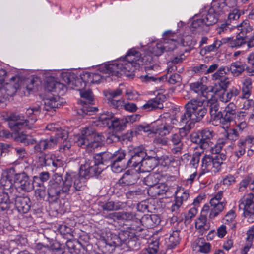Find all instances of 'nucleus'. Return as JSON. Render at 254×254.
<instances>
[{
	"mask_svg": "<svg viewBox=\"0 0 254 254\" xmlns=\"http://www.w3.org/2000/svg\"><path fill=\"white\" fill-rule=\"evenodd\" d=\"M152 56L144 55L141 58V54L134 49L128 51L125 57L120 58L115 62L101 65L99 68L100 72L111 75L119 76V74H126L129 76L139 66L140 64L145 65L146 70L152 69L154 65Z\"/></svg>",
	"mask_w": 254,
	"mask_h": 254,
	"instance_id": "1",
	"label": "nucleus"
},
{
	"mask_svg": "<svg viewBox=\"0 0 254 254\" xmlns=\"http://www.w3.org/2000/svg\"><path fill=\"white\" fill-rule=\"evenodd\" d=\"M87 177L72 171L66 172L64 179L62 176L55 173L49 182L48 195L50 200L56 202L60 197H65L69 194L73 183V188L76 190H81L85 186Z\"/></svg>",
	"mask_w": 254,
	"mask_h": 254,
	"instance_id": "2",
	"label": "nucleus"
},
{
	"mask_svg": "<svg viewBox=\"0 0 254 254\" xmlns=\"http://www.w3.org/2000/svg\"><path fill=\"white\" fill-rule=\"evenodd\" d=\"M205 101L192 99L185 105V112L180 117L179 123L187 124L189 122L194 123L200 122L207 113V108L204 105Z\"/></svg>",
	"mask_w": 254,
	"mask_h": 254,
	"instance_id": "3",
	"label": "nucleus"
},
{
	"mask_svg": "<svg viewBox=\"0 0 254 254\" xmlns=\"http://www.w3.org/2000/svg\"><path fill=\"white\" fill-rule=\"evenodd\" d=\"M40 102L36 105L30 107L26 110L27 119L20 115L11 114L9 117V127L13 131L18 132L24 127L31 129L37 121V116L40 113Z\"/></svg>",
	"mask_w": 254,
	"mask_h": 254,
	"instance_id": "4",
	"label": "nucleus"
},
{
	"mask_svg": "<svg viewBox=\"0 0 254 254\" xmlns=\"http://www.w3.org/2000/svg\"><path fill=\"white\" fill-rule=\"evenodd\" d=\"M102 141V136L97 134L93 127L88 126L82 129L81 134L76 137L75 143L82 148H96Z\"/></svg>",
	"mask_w": 254,
	"mask_h": 254,
	"instance_id": "5",
	"label": "nucleus"
},
{
	"mask_svg": "<svg viewBox=\"0 0 254 254\" xmlns=\"http://www.w3.org/2000/svg\"><path fill=\"white\" fill-rule=\"evenodd\" d=\"M98 122L101 123L103 127H108L116 131L124 130L126 127L127 124L128 123L127 118H115L114 114L110 112L101 114L98 118Z\"/></svg>",
	"mask_w": 254,
	"mask_h": 254,
	"instance_id": "6",
	"label": "nucleus"
},
{
	"mask_svg": "<svg viewBox=\"0 0 254 254\" xmlns=\"http://www.w3.org/2000/svg\"><path fill=\"white\" fill-rule=\"evenodd\" d=\"M226 154H218L211 156L205 155L201 157V168L203 171L218 172L221 169L224 160L226 159Z\"/></svg>",
	"mask_w": 254,
	"mask_h": 254,
	"instance_id": "7",
	"label": "nucleus"
},
{
	"mask_svg": "<svg viewBox=\"0 0 254 254\" xmlns=\"http://www.w3.org/2000/svg\"><path fill=\"white\" fill-rule=\"evenodd\" d=\"M254 195L252 193H249L244 195L239 201V209L243 211L244 216L250 223L254 221Z\"/></svg>",
	"mask_w": 254,
	"mask_h": 254,
	"instance_id": "8",
	"label": "nucleus"
},
{
	"mask_svg": "<svg viewBox=\"0 0 254 254\" xmlns=\"http://www.w3.org/2000/svg\"><path fill=\"white\" fill-rule=\"evenodd\" d=\"M223 195V191L220 190L210 199L209 219H214L224 210L226 206V202L225 201H221Z\"/></svg>",
	"mask_w": 254,
	"mask_h": 254,
	"instance_id": "9",
	"label": "nucleus"
},
{
	"mask_svg": "<svg viewBox=\"0 0 254 254\" xmlns=\"http://www.w3.org/2000/svg\"><path fill=\"white\" fill-rule=\"evenodd\" d=\"M131 157L127 162L128 167L135 169L140 167V165L144 157L147 156V152L143 146L134 148L130 152Z\"/></svg>",
	"mask_w": 254,
	"mask_h": 254,
	"instance_id": "10",
	"label": "nucleus"
},
{
	"mask_svg": "<svg viewBox=\"0 0 254 254\" xmlns=\"http://www.w3.org/2000/svg\"><path fill=\"white\" fill-rule=\"evenodd\" d=\"M189 130L185 127L180 128L178 132L172 134L170 136V141L172 145L174 146L171 149V152L174 154H179L183 148V139L188 134Z\"/></svg>",
	"mask_w": 254,
	"mask_h": 254,
	"instance_id": "11",
	"label": "nucleus"
},
{
	"mask_svg": "<svg viewBox=\"0 0 254 254\" xmlns=\"http://www.w3.org/2000/svg\"><path fill=\"white\" fill-rule=\"evenodd\" d=\"M99 163H97L93 158L89 160L80 167V175L87 178L98 176L102 171L103 169L99 167Z\"/></svg>",
	"mask_w": 254,
	"mask_h": 254,
	"instance_id": "12",
	"label": "nucleus"
},
{
	"mask_svg": "<svg viewBox=\"0 0 254 254\" xmlns=\"http://www.w3.org/2000/svg\"><path fill=\"white\" fill-rule=\"evenodd\" d=\"M14 183L18 185L21 190L25 191H30L34 189V184L29 176L24 172L16 174L14 177Z\"/></svg>",
	"mask_w": 254,
	"mask_h": 254,
	"instance_id": "13",
	"label": "nucleus"
},
{
	"mask_svg": "<svg viewBox=\"0 0 254 254\" xmlns=\"http://www.w3.org/2000/svg\"><path fill=\"white\" fill-rule=\"evenodd\" d=\"M19 80L18 76L12 77L9 82L4 84L3 88L1 89V96L5 99H8L9 97L13 96L19 88V85L18 83Z\"/></svg>",
	"mask_w": 254,
	"mask_h": 254,
	"instance_id": "14",
	"label": "nucleus"
},
{
	"mask_svg": "<svg viewBox=\"0 0 254 254\" xmlns=\"http://www.w3.org/2000/svg\"><path fill=\"white\" fill-rule=\"evenodd\" d=\"M236 5V0H213L210 8L214 10L220 16L228 12V7H234Z\"/></svg>",
	"mask_w": 254,
	"mask_h": 254,
	"instance_id": "15",
	"label": "nucleus"
},
{
	"mask_svg": "<svg viewBox=\"0 0 254 254\" xmlns=\"http://www.w3.org/2000/svg\"><path fill=\"white\" fill-rule=\"evenodd\" d=\"M210 213L209 206L205 205L201 211L200 216L195 222V227L201 235H203L209 230V226L207 222V215Z\"/></svg>",
	"mask_w": 254,
	"mask_h": 254,
	"instance_id": "16",
	"label": "nucleus"
},
{
	"mask_svg": "<svg viewBox=\"0 0 254 254\" xmlns=\"http://www.w3.org/2000/svg\"><path fill=\"white\" fill-rule=\"evenodd\" d=\"M152 156H147L144 157L143 161L140 165V167L137 169L140 172H149L154 169L159 162L158 158H157L156 154L153 152Z\"/></svg>",
	"mask_w": 254,
	"mask_h": 254,
	"instance_id": "17",
	"label": "nucleus"
},
{
	"mask_svg": "<svg viewBox=\"0 0 254 254\" xmlns=\"http://www.w3.org/2000/svg\"><path fill=\"white\" fill-rule=\"evenodd\" d=\"M140 172L132 168L125 173L119 180V183L124 185H131L135 184L140 177Z\"/></svg>",
	"mask_w": 254,
	"mask_h": 254,
	"instance_id": "18",
	"label": "nucleus"
},
{
	"mask_svg": "<svg viewBox=\"0 0 254 254\" xmlns=\"http://www.w3.org/2000/svg\"><path fill=\"white\" fill-rule=\"evenodd\" d=\"M200 14V16L203 18L207 26L216 24L220 17L219 14L216 13L214 10L211 9L210 8H207L205 7L201 9Z\"/></svg>",
	"mask_w": 254,
	"mask_h": 254,
	"instance_id": "19",
	"label": "nucleus"
},
{
	"mask_svg": "<svg viewBox=\"0 0 254 254\" xmlns=\"http://www.w3.org/2000/svg\"><path fill=\"white\" fill-rule=\"evenodd\" d=\"M15 205L17 210L22 213H27L31 207V201L27 196H16Z\"/></svg>",
	"mask_w": 254,
	"mask_h": 254,
	"instance_id": "20",
	"label": "nucleus"
},
{
	"mask_svg": "<svg viewBox=\"0 0 254 254\" xmlns=\"http://www.w3.org/2000/svg\"><path fill=\"white\" fill-rule=\"evenodd\" d=\"M237 106L233 102H230L225 108L222 114V120L226 123H231L236 118Z\"/></svg>",
	"mask_w": 254,
	"mask_h": 254,
	"instance_id": "21",
	"label": "nucleus"
},
{
	"mask_svg": "<svg viewBox=\"0 0 254 254\" xmlns=\"http://www.w3.org/2000/svg\"><path fill=\"white\" fill-rule=\"evenodd\" d=\"M226 70H228V68L221 66L212 75V79L220 80L221 83L218 82V83L220 84L221 88L223 89H226L229 84L228 79L225 77L227 73Z\"/></svg>",
	"mask_w": 254,
	"mask_h": 254,
	"instance_id": "22",
	"label": "nucleus"
},
{
	"mask_svg": "<svg viewBox=\"0 0 254 254\" xmlns=\"http://www.w3.org/2000/svg\"><path fill=\"white\" fill-rule=\"evenodd\" d=\"M165 98L157 96L154 98L148 100L141 108L146 111H150L156 109H162L163 108V102Z\"/></svg>",
	"mask_w": 254,
	"mask_h": 254,
	"instance_id": "23",
	"label": "nucleus"
},
{
	"mask_svg": "<svg viewBox=\"0 0 254 254\" xmlns=\"http://www.w3.org/2000/svg\"><path fill=\"white\" fill-rule=\"evenodd\" d=\"M242 87L241 88L242 94L240 98L242 99H248L252 94V80L249 76H245L242 80Z\"/></svg>",
	"mask_w": 254,
	"mask_h": 254,
	"instance_id": "24",
	"label": "nucleus"
},
{
	"mask_svg": "<svg viewBox=\"0 0 254 254\" xmlns=\"http://www.w3.org/2000/svg\"><path fill=\"white\" fill-rule=\"evenodd\" d=\"M57 144V140L53 138L41 140L34 147L35 152H42L43 150L54 147Z\"/></svg>",
	"mask_w": 254,
	"mask_h": 254,
	"instance_id": "25",
	"label": "nucleus"
},
{
	"mask_svg": "<svg viewBox=\"0 0 254 254\" xmlns=\"http://www.w3.org/2000/svg\"><path fill=\"white\" fill-rule=\"evenodd\" d=\"M167 189V186L165 184L158 183L154 186L149 187L148 193L151 197H156L165 194Z\"/></svg>",
	"mask_w": 254,
	"mask_h": 254,
	"instance_id": "26",
	"label": "nucleus"
},
{
	"mask_svg": "<svg viewBox=\"0 0 254 254\" xmlns=\"http://www.w3.org/2000/svg\"><path fill=\"white\" fill-rule=\"evenodd\" d=\"M200 136H201V139L202 141V148H206L210 145L212 143L211 141V139H212L214 136V132L208 128H205L199 130Z\"/></svg>",
	"mask_w": 254,
	"mask_h": 254,
	"instance_id": "27",
	"label": "nucleus"
},
{
	"mask_svg": "<svg viewBox=\"0 0 254 254\" xmlns=\"http://www.w3.org/2000/svg\"><path fill=\"white\" fill-rule=\"evenodd\" d=\"M246 64L240 61L231 64L230 70L234 76L238 77L245 71Z\"/></svg>",
	"mask_w": 254,
	"mask_h": 254,
	"instance_id": "28",
	"label": "nucleus"
},
{
	"mask_svg": "<svg viewBox=\"0 0 254 254\" xmlns=\"http://www.w3.org/2000/svg\"><path fill=\"white\" fill-rule=\"evenodd\" d=\"M134 215L129 212H118L110 214L108 218L113 219L114 220L130 221L134 219Z\"/></svg>",
	"mask_w": 254,
	"mask_h": 254,
	"instance_id": "29",
	"label": "nucleus"
},
{
	"mask_svg": "<svg viewBox=\"0 0 254 254\" xmlns=\"http://www.w3.org/2000/svg\"><path fill=\"white\" fill-rule=\"evenodd\" d=\"M240 89L235 87H232L227 92H223L219 97L220 101L226 103L229 101L233 97H236L239 95Z\"/></svg>",
	"mask_w": 254,
	"mask_h": 254,
	"instance_id": "30",
	"label": "nucleus"
},
{
	"mask_svg": "<svg viewBox=\"0 0 254 254\" xmlns=\"http://www.w3.org/2000/svg\"><path fill=\"white\" fill-rule=\"evenodd\" d=\"M179 232L177 230L173 231L169 238L166 239L167 249H173L179 245L181 240Z\"/></svg>",
	"mask_w": 254,
	"mask_h": 254,
	"instance_id": "31",
	"label": "nucleus"
},
{
	"mask_svg": "<svg viewBox=\"0 0 254 254\" xmlns=\"http://www.w3.org/2000/svg\"><path fill=\"white\" fill-rule=\"evenodd\" d=\"M113 157L114 155L108 151L97 153L94 156V159L97 163L105 165H107L108 162H112Z\"/></svg>",
	"mask_w": 254,
	"mask_h": 254,
	"instance_id": "32",
	"label": "nucleus"
},
{
	"mask_svg": "<svg viewBox=\"0 0 254 254\" xmlns=\"http://www.w3.org/2000/svg\"><path fill=\"white\" fill-rule=\"evenodd\" d=\"M44 109L46 111H50L56 108L61 106V102L59 101V98L49 97L44 100Z\"/></svg>",
	"mask_w": 254,
	"mask_h": 254,
	"instance_id": "33",
	"label": "nucleus"
},
{
	"mask_svg": "<svg viewBox=\"0 0 254 254\" xmlns=\"http://www.w3.org/2000/svg\"><path fill=\"white\" fill-rule=\"evenodd\" d=\"M12 203L9 199L7 193L0 191V210L1 211H8L10 209Z\"/></svg>",
	"mask_w": 254,
	"mask_h": 254,
	"instance_id": "34",
	"label": "nucleus"
},
{
	"mask_svg": "<svg viewBox=\"0 0 254 254\" xmlns=\"http://www.w3.org/2000/svg\"><path fill=\"white\" fill-rule=\"evenodd\" d=\"M88 103L78 104L77 113L79 115L84 116L86 115H91L93 113L97 112L98 109L96 107L90 106Z\"/></svg>",
	"mask_w": 254,
	"mask_h": 254,
	"instance_id": "35",
	"label": "nucleus"
},
{
	"mask_svg": "<svg viewBox=\"0 0 254 254\" xmlns=\"http://www.w3.org/2000/svg\"><path fill=\"white\" fill-rule=\"evenodd\" d=\"M222 45V42L221 41L216 40L213 44L203 47L200 50V54L204 56L212 52H216Z\"/></svg>",
	"mask_w": 254,
	"mask_h": 254,
	"instance_id": "36",
	"label": "nucleus"
},
{
	"mask_svg": "<svg viewBox=\"0 0 254 254\" xmlns=\"http://www.w3.org/2000/svg\"><path fill=\"white\" fill-rule=\"evenodd\" d=\"M189 191L182 187H178L175 192V200L183 204L189 197Z\"/></svg>",
	"mask_w": 254,
	"mask_h": 254,
	"instance_id": "37",
	"label": "nucleus"
},
{
	"mask_svg": "<svg viewBox=\"0 0 254 254\" xmlns=\"http://www.w3.org/2000/svg\"><path fill=\"white\" fill-rule=\"evenodd\" d=\"M80 94L83 100L78 102V104H82L84 103L92 104L93 101V95L90 89H80Z\"/></svg>",
	"mask_w": 254,
	"mask_h": 254,
	"instance_id": "38",
	"label": "nucleus"
},
{
	"mask_svg": "<svg viewBox=\"0 0 254 254\" xmlns=\"http://www.w3.org/2000/svg\"><path fill=\"white\" fill-rule=\"evenodd\" d=\"M46 166H49L52 168V170L54 171L57 168L62 166V161L55 158V156L52 154H47V163Z\"/></svg>",
	"mask_w": 254,
	"mask_h": 254,
	"instance_id": "39",
	"label": "nucleus"
},
{
	"mask_svg": "<svg viewBox=\"0 0 254 254\" xmlns=\"http://www.w3.org/2000/svg\"><path fill=\"white\" fill-rule=\"evenodd\" d=\"M120 236V239L122 242V244H128L134 241L136 239V235L128 231H122L119 234Z\"/></svg>",
	"mask_w": 254,
	"mask_h": 254,
	"instance_id": "40",
	"label": "nucleus"
},
{
	"mask_svg": "<svg viewBox=\"0 0 254 254\" xmlns=\"http://www.w3.org/2000/svg\"><path fill=\"white\" fill-rule=\"evenodd\" d=\"M174 126L171 123L165 122L161 124L156 129V133L163 136L169 134L172 131Z\"/></svg>",
	"mask_w": 254,
	"mask_h": 254,
	"instance_id": "41",
	"label": "nucleus"
},
{
	"mask_svg": "<svg viewBox=\"0 0 254 254\" xmlns=\"http://www.w3.org/2000/svg\"><path fill=\"white\" fill-rule=\"evenodd\" d=\"M190 89L196 93L202 94L204 96V93L206 92L208 88L203 84L201 81H196L190 84Z\"/></svg>",
	"mask_w": 254,
	"mask_h": 254,
	"instance_id": "42",
	"label": "nucleus"
},
{
	"mask_svg": "<svg viewBox=\"0 0 254 254\" xmlns=\"http://www.w3.org/2000/svg\"><path fill=\"white\" fill-rule=\"evenodd\" d=\"M227 130H225L223 132V136L226 137L228 140L231 141H235L238 139L240 134L237 128H229L228 127H226Z\"/></svg>",
	"mask_w": 254,
	"mask_h": 254,
	"instance_id": "43",
	"label": "nucleus"
},
{
	"mask_svg": "<svg viewBox=\"0 0 254 254\" xmlns=\"http://www.w3.org/2000/svg\"><path fill=\"white\" fill-rule=\"evenodd\" d=\"M159 242L156 240L150 243L142 250L143 254H156L159 249Z\"/></svg>",
	"mask_w": 254,
	"mask_h": 254,
	"instance_id": "44",
	"label": "nucleus"
},
{
	"mask_svg": "<svg viewBox=\"0 0 254 254\" xmlns=\"http://www.w3.org/2000/svg\"><path fill=\"white\" fill-rule=\"evenodd\" d=\"M159 180L160 175L159 174L152 173L144 178V182L145 185L151 187L158 184Z\"/></svg>",
	"mask_w": 254,
	"mask_h": 254,
	"instance_id": "45",
	"label": "nucleus"
},
{
	"mask_svg": "<svg viewBox=\"0 0 254 254\" xmlns=\"http://www.w3.org/2000/svg\"><path fill=\"white\" fill-rule=\"evenodd\" d=\"M149 51L156 56L161 55L165 50V47L161 42H157L152 44L149 47Z\"/></svg>",
	"mask_w": 254,
	"mask_h": 254,
	"instance_id": "46",
	"label": "nucleus"
},
{
	"mask_svg": "<svg viewBox=\"0 0 254 254\" xmlns=\"http://www.w3.org/2000/svg\"><path fill=\"white\" fill-rule=\"evenodd\" d=\"M246 44V39L244 36L238 34L236 38L232 40L230 42V47L231 48H239Z\"/></svg>",
	"mask_w": 254,
	"mask_h": 254,
	"instance_id": "47",
	"label": "nucleus"
},
{
	"mask_svg": "<svg viewBox=\"0 0 254 254\" xmlns=\"http://www.w3.org/2000/svg\"><path fill=\"white\" fill-rule=\"evenodd\" d=\"M219 106L217 103H210V114L214 120H218L222 117V113L219 111Z\"/></svg>",
	"mask_w": 254,
	"mask_h": 254,
	"instance_id": "48",
	"label": "nucleus"
},
{
	"mask_svg": "<svg viewBox=\"0 0 254 254\" xmlns=\"http://www.w3.org/2000/svg\"><path fill=\"white\" fill-rule=\"evenodd\" d=\"M237 29L240 31L238 34L242 36H245L247 33L251 32L252 30V27L250 26L249 21L245 20L243 21L239 25H237Z\"/></svg>",
	"mask_w": 254,
	"mask_h": 254,
	"instance_id": "49",
	"label": "nucleus"
},
{
	"mask_svg": "<svg viewBox=\"0 0 254 254\" xmlns=\"http://www.w3.org/2000/svg\"><path fill=\"white\" fill-rule=\"evenodd\" d=\"M202 154L203 152H195L191 157L189 163V166L191 168L195 169L197 168L199 165L200 160L201 159Z\"/></svg>",
	"mask_w": 254,
	"mask_h": 254,
	"instance_id": "50",
	"label": "nucleus"
},
{
	"mask_svg": "<svg viewBox=\"0 0 254 254\" xmlns=\"http://www.w3.org/2000/svg\"><path fill=\"white\" fill-rule=\"evenodd\" d=\"M237 149L235 151L234 154L238 158L241 157L243 156L246 152V145L241 139H240L237 143Z\"/></svg>",
	"mask_w": 254,
	"mask_h": 254,
	"instance_id": "51",
	"label": "nucleus"
},
{
	"mask_svg": "<svg viewBox=\"0 0 254 254\" xmlns=\"http://www.w3.org/2000/svg\"><path fill=\"white\" fill-rule=\"evenodd\" d=\"M251 180V174H249L244 178H243L239 184V191H245L246 190L247 187L250 186Z\"/></svg>",
	"mask_w": 254,
	"mask_h": 254,
	"instance_id": "52",
	"label": "nucleus"
},
{
	"mask_svg": "<svg viewBox=\"0 0 254 254\" xmlns=\"http://www.w3.org/2000/svg\"><path fill=\"white\" fill-rule=\"evenodd\" d=\"M68 136V133L67 130L60 127V129H58L55 134V138L52 137L54 139L58 140L60 139L66 140Z\"/></svg>",
	"mask_w": 254,
	"mask_h": 254,
	"instance_id": "53",
	"label": "nucleus"
},
{
	"mask_svg": "<svg viewBox=\"0 0 254 254\" xmlns=\"http://www.w3.org/2000/svg\"><path fill=\"white\" fill-rule=\"evenodd\" d=\"M75 74L72 73H64L62 75L63 80L67 84V86L71 88H73V82L74 81Z\"/></svg>",
	"mask_w": 254,
	"mask_h": 254,
	"instance_id": "54",
	"label": "nucleus"
},
{
	"mask_svg": "<svg viewBox=\"0 0 254 254\" xmlns=\"http://www.w3.org/2000/svg\"><path fill=\"white\" fill-rule=\"evenodd\" d=\"M204 26H206V23L202 16L200 18L193 20L191 24V27L193 29L201 28Z\"/></svg>",
	"mask_w": 254,
	"mask_h": 254,
	"instance_id": "55",
	"label": "nucleus"
},
{
	"mask_svg": "<svg viewBox=\"0 0 254 254\" xmlns=\"http://www.w3.org/2000/svg\"><path fill=\"white\" fill-rule=\"evenodd\" d=\"M73 88H76V89L80 91V89H84V87L86 86L85 83L83 82L82 79L80 76L78 77L75 75L74 81L73 82Z\"/></svg>",
	"mask_w": 254,
	"mask_h": 254,
	"instance_id": "56",
	"label": "nucleus"
},
{
	"mask_svg": "<svg viewBox=\"0 0 254 254\" xmlns=\"http://www.w3.org/2000/svg\"><path fill=\"white\" fill-rule=\"evenodd\" d=\"M111 167L112 171L115 173H119L125 167L122 163L112 160L111 164Z\"/></svg>",
	"mask_w": 254,
	"mask_h": 254,
	"instance_id": "57",
	"label": "nucleus"
},
{
	"mask_svg": "<svg viewBox=\"0 0 254 254\" xmlns=\"http://www.w3.org/2000/svg\"><path fill=\"white\" fill-rule=\"evenodd\" d=\"M102 207L103 210L106 211H113L117 210L120 209L118 205H115V203L113 201H109L104 204Z\"/></svg>",
	"mask_w": 254,
	"mask_h": 254,
	"instance_id": "58",
	"label": "nucleus"
},
{
	"mask_svg": "<svg viewBox=\"0 0 254 254\" xmlns=\"http://www.w3.org/2000/svg\"><path fill=\"white\" fill-rule=\"evenodd\" d=\"M52 85L55 87V92H59L63 95L66 91V86L64 84L57 82L56 83H52Z\"/></svg>",
	"mask_w": 254,
	"mask_h": 254,
	"instance_id": "59",
	"label": "nucleus"
},
{
	"mask_svg": "<svg viewBox=\"0 0 254 254\" xmlns=\"http://www.w3.org/2000/svg\"><path fill=\"white\" fill-rule=\"evenodd\" d=\"M236 182V177L231 174L227 175L222 180L223 184L227 186L235 184Z\"/></svg>",
	"mask_w": 254,
	"mask_h": 254,
	"instance_id": "60",
	"label": "nucleus"
},
{
	"mask_svg": "<svg viewBox=\"0 0 254 254\" xmlns=\"http://www.w3.org/2000/svg\"><path fill=\"white\" fill-rule=\"evenodd\" d=\"M49 178V173L47 172H42L39 174L38 177L34 176V183L35 184H37L38 185L40 184L39 183L37 182V180H40L41 182H44L45 181H47Z\"/></svg>",
	"mask_w": 254,
	"mask_h": 254,
	"instance_id": "61",
	"label": "nucleus"
},
{
	"mask_svg": "<svg viewBox=\"0 0 254 254\" xmlns=\"http://www.w3.org/2000/svg\"><path fill=\"white\" fill-rule=\"evenodd\" d=\"M35 196L40 199L44 198L46 195L45 188L43 186L39 185V188L35 191Z\"/></svg>",
	"mask_w": 254,
	"mask_h": 254,
	"instance_id": "62",
	"label": "nucleus"
},
{
	"mask_svg": "<svg viewBox=\"0 0 254 254\" xmlns=\"http://www.w3.org/2000/svg\"><path fill=\"white\" fill-rule=\"evenodd\" d=\"M109 104L110 106L116 109H119L124 106V101L122 100H116L115 99H109Z\"/></svg>",
	"mask_w": 254,
	"mask_h": 254,
	"instance_id": "63",
	"label": "nucleus"
},
{
	"mask_svg": "<svg viewBox=\"0 0 254 254\" xmlns=\"http://www.w3.org/2000/svg\"><path fill=\"white\" fill-rule=\"evenodd\" d=\"M207 65L201 64L193 67L192 71L195 73L206 74Z\"/></svg>",
	"mask_w": 254,
	"mask_h": 254,
	"instance_id": "64",
	"label": "nucleus"
}]
</instances>
